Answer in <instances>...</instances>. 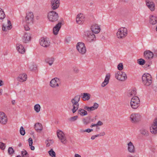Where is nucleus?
Instances as JSON below:
<instances>
[{
  "instance_id": "42",
  "label": "nucleus",
  "mask_w": 157,
  "mask_h": 157,
  "mask_svg": "<svg viewBox=\"0 0 157 157\" xmlns=\"http://www.w3.org/2000/svg\"><path fill=\"white\" fill-rule=\"evenodd\" d=\"M50 155L52 157H56V153L54 151H53L52 149H51L48 151Z\"/></svg>"
},
{
  "instance_id": "17",
  "label": "nucleus",
  "mask_w": 157,
  "mask_h": 157,
  "mask_svg": "<svg viewBox=\"0 0 157 157\" xmlns=\"http://www.w3.org/2000/svg\"><path fill=\"white\" fill-rule=\"evenodd\" d=\"M91 30V31L93 33L97 34L100 31L101 29L100 27L98 24H94L92 25Z\"/></svg>"
},
{
  "instance_id": "48",
  "label": "nucleus",
  "mask_w": 157,
  "mask_h": 157,
  "mask_svg": "<svg viewBox=\"0 0 157 157\" xmlns=\"http://www.w3.org/2000/svg\"><path fill=\"white\" fill-rule=\"evenodd\" d=\"M78 117L77 116H74V117H71L70 118V120L71 121H73L76 120Z\"/></svg>"
},
{
  "instance_id": "46",
  "label": "nucleus",
  "mask_w": 157,
  "mask_h": 157,
  "mask_svg": "<svg viewBox=\"0 0 157 157\" xmlns=\"http://www.w3.org/2000/svg\"><path fill=\"white\" fill-rule=\"evenodd\" d=\"M84 109H86L88 111L94 110L92 106L89 107L87 106H85L84 107Z\"/></svg>"
},
{
  "instance_id": "44",
  "label": "nucleus",
  "mask_w": 157,
  "mask_h": 157,
  "mask_svg": "<svg viewBox=\"0 0 157 157\" xmlns=\"http://www.w3.org/2000/svg\"><path fill=\"white\" fill-rule=\"evenodd\" d=\"M93 131V129H90V128H88L86 129L85 130H83L82 129H81L80 130V132H86L88 133H89L92 131Z\"/></svg>"
},
{
  "instance_id": "19",
  "label": "nucleus",
  "mask_w": 157,
  "mask_h": 157,
  "mask_svg": "<svg viewBox=\"0 0 157 157\" xmlns=\"http://www.w3.org/2000/svg\"><path fill=\"white\" fill-rule=\"evenodd\" d=\"M153 56V52L149 50L146 51L144 52V56L146 59H151Z\"/></svg>"
},
{
  "instance_id": "18",
  "label": "nucleus",
  "mask_w": 157,
  "mask_h": 157,
  "mask_svg": "<svg viewBox=\"0 0 157 157\" xmlns=\"http://www.w3.org/2000/svg\"><path fill=\"white\" fill-rule=\"evenodd\" d=\"M146 4L148 7L151 11H154L155 10V4L152 1L149 0L146 1Z\"/></svg>"
},
{
  "instance_id": "25",
  "label": "nucleus",
  "mask_w": 157,
  "mask_h": 157,
  "mask_svg": "<svg viewBox=\"0 0 157 157\" xmlns=\"http://www.w3.org/2000/svg\"><path fill=\"white\" fill-rule=\"evenodd\" d=\"M81 96L82 97V100L84 101H88L90 98V94L87 93H81Z\"/></svg>"
},
{
  "instance_id": "47",
  "label": "nucleus",
  "mask_w": 157,
  "mask_h": 157,
  "mask_svg": "<svg viewBox=\"0 0 157 157\" xmlns=\"http://www.w3.org/2000/svg\"><path fill=\"white\" fill-rule=\"evenodd\" d=\"M123 68V66L122 63H120L117 66V68L120 71L122 70Z\"/></svg>"
},
{
  "instance_id": "24",
  "label": "nucleus",
  "mask_w": 157,
  "mask_h": 157,
  "mask_svg": "<svg viewBox=\"0 0 157 157\" xmlns=\"http://www.w3.org/2000/svg\"><path fill=\"white\" fill-rule=\"evenodd\" d=\"M27 78V75L25 74H23L20 75L17 78L18 81L21 82H23L25 81Z\"/></svg>"
},
{
  "instance_id": "4",
  "label": "nucleus",
  "mask_w": 157,
  "mask_h": 157,
  "mask_svg": "<svg viewBox=\"0 0 157 157\" xmlns=\"http://www.w3.org/2000/svg\"><path fill=\"white\" fill-rule=\"evenodd\" d=\"M84 36L87 40L89 42L95 41L96 38L95 35L91 31H86L84 32Z\"/></svg>"
},
{
  "instance_id": "39",
  "label": "nucleus",
  "mask_w": 157,
  "mask_h": 157,
  "mask_svg": "<svg viewBox=\"0 0 157 157\" xmlns=\"http://www.w3.org/2000/svg\"><path fill=\"white\" fill-rule=\"evenodd\" d=\"M8 152L9 154L12 155L14 152V151L11 147H9L8 150Z\"/></svg>"
},
{
  "instance_id": "52",
  "label": "nucleus",
  "mask_w": 157,
  "mask_h": 157,
  "mask_svg": "<svg viewBox=\"0 0 157 157\" xmlns=\"http://www.w3.org/2000/svg\"><path fill=\"white\" fill-rule=\"evenodd\" d=\"M151 63V62L150 61H149L148 62H147V63H146L145 64V65L144 66V67L145 68H147V67H148L150 66Z\"/></svg>"
},
{
  "instance_id": "9",
  "label": "nucleus",
  "mask_w": 157,
  "mask_h": 157,
  "mask_svg": "<svg viewBox=\"0 0 157 157\" xmlns=\"http://www.w3.org/2000/svg\"><path fill=\"white\" fill-rule=\"evenodd\" d=\"M76 48L79 53L82 54H84L86 52V48L85 44L83 43H78L76 45Z\"/></svg>"
},
{
  "instance_id": "41",
  "label": "nucleus",
  "mask_w": 157,
  "mask_h": 157,
  "mask_svg": "<svg viewBox=\"0 0 157 157\" xmlns=\"http://www.w3.org/2000/svg\"><path fill=\"white\" fill-rule=\"evenodd\" d=\"M141 133L142 134L146 136H147L148 135V131L144 128H143L141 130Z\"/></svg>"
},
{
  "instance_id": "26",
  "label": "nucleus",
  "mask_w": 157,
  "mask_h": 157,
  "mask_svg": "<svg viewBox=\"0 0 157 157\" xmlns=\"http://www.w3.org/2000/svg\"><path fill=\"white\" fill-rule=\"evenodd\" d=\"M136 94V90L135 88L129 90L127 93V96L129 97H131L133 96H135Z\"/></svg>"
},
{
  "instance_id": "32",
  "label": "nucleus",
  "mask_w": 157,
  "mask_h": 157,
  "mask_svg": "<svg viewBox=\"0 0 157 157\" xmlns=\"http://www.w3.org/2000/svg\"><path fill=\"white\" fill-rule=\"evenodd\" d=\"M78 113L81 116H84L87 114V112L84 109L80 108L78 110Z\"/></svg>"
},
{
  "instance_id": "60",
  "label": "nucleus",
  "mask_w": 157,
  "mask_h": 157,
  "mask_svg": "<svg viewBox=\"0 0 157 157\" xmlns=\"http://www.w3.org/2000/svg\"><path fill=\"white\" fill-rule=\"evenodd\" d=\"M3 82L2 80H0V86H2V85H3Z\"/></svg>"
},
{
  "instance_id": "1",
  "label": "nucleus",
  "mask_w": 157,
  "mask_h": 157,
  "mask_svg": "<svg viewBox=\"0 0 157 157\" xmlns=\"http://www.w3.org/2000/svg\"><path fill=\"white\" fill-rule=\"evenodd\" d=\"M80 95H77L74 98L71 100V102L73 107L72 111L73 113H74L78 110L79 107V104L78 102L80 100Z\"/></svg>"
},
{
  "instance_id": "21",
  "label": "nucleus",
  "mask_w": 157,
  "mask_h": 157,
  "mask_svg": "<svg viewBox=\"0 0 157 157\" xmlns=\"http://www.w3.org/2000/svg\"><path fill=\"white\" fill-rule=\"evenodd\" d=\"M61 24H62L61 22H59L53 28V33L54 35H56L58 34V32L61 27Z\"/></svg>"
},
{
  "instance_id": "59",
  "label": "nucleus",
  "mask_w": 157,
  "mask_h": 157,
  "mask_svg": "<svg viewBox=\"0 0 157 157\" xmlns=\"http://www.w3.org/2000/svg\"><path fill=\"white\" fill-rule=\"evenodd\" d=\"M75 157H81V156L80 155L75 154Z\"/></svg>"
},
{
  "instance_id": "16",
  "label": "nucleus",
  "mask_w": 157,
  "mask_h": 157,
  "mask_svg": "<svg viewBox=\"0 0 157 157\" xmlns=\"http://www.w3.org/2000/svg\"><path fill=\"white\" fill-rule=\"evenodd\" d=\"M150 131L153 134L157 133V118L154 120L153 124L150 128Z\"/></svg>"
},
{
  "instance_id": "57",
  "label": "nucleus",
  "mask_w": 157,
  "mask_h": 157,
  "mask_svg": "<svg viewBox=\"0 0 157 157\" xmlns=\"http://www.w3.org/2000/svg\"><path fill=\"white\" fill-rule=\"evenodd\" d=\"M97 126V124H92L90 126L91 128H92L93 127Z\"/></svg>"
},
{
  "instance_id": "22",
  "label": "nucleus",
  "mask_w": 157,
  "mask_h": 157,
  "mask_svg": "<svg viewBox=\"0 0 157 157\" xmlns=\"http://www.w3.org/2000/svg\"><path fill=\"white\" fill-rule=\"evenodd\" d=\"M128 149L129 152L131 153H134L135 151L134 146L131 142H130L128 144Z\"/></svg>"
},
{
  "instance_id": "34",
  "label": "nucleus",
  "mask_w": 157,
  "mask_h": 157,
  "mask_svg": "<svg viewBox=\"0 0 157 157\" xmlns=\"http://www.w3.org/2000/svg\"><path fill=\"white\" fill-rule=\"evenodd\" d=\"M45 61L47 63H48L49 65L51 66L54 61V58L52 57L47 58L46 59Z\"/></svg>"
},
{
  "instance_id": "58",
  "label": "nucleus",
  "mask_w": 157,
  "mask_h": 157,
  "mask_svg": "<svg viewBox=\"0 0 157 157\" xmlns=\"http://www.w3.org/2000/svg\"><path fill=\"white\" fill-rule=\"evenodd\" d=\"M99 134H100V136H103L105 134V132H102L100 133Z\"/></svg>"
},
{
  "instance_id": "29",
  "label": "nucleus",
  "mask_w": 157,
  "mask_h": 157,
  "mask_svg": "<svg viewBox=\"0 0 157 157\" xmlns=\"http://www.w3.org/2000/svg\"><path fill=\"white\" fill-rule=\"evenodd\" d=\"M110 75L109 74H107L105 77V79L104 81L101 84V86L102 87L105 86L109 82V80L110 79Z\"/></svg>"
},
{
  "instance_id": "31",
  "label": "nucleus",
  "mask_w": 157,
  "mask_h": 157,
  "mask_svg": "<svg viewBox=\"0 0 157 157\" xmlns=\"http://www.w3.org/2000/svg\"><path fill=\"white\" fill-rule=\"evenodd\" d=\"M34 128L37 131H40L42 130V125L39 123H36L35 124Z\"/></svg>"
},
{
  "instance_id": "15",
  "label": "nucleus",
  "mask_w": 157,
  "mask_h": 157,
  "mask_svg": "<svg viewBox=\"0 0 157 157\" xmlns=\"http://www.w3.org/2000/svg\"><path fill=\"white\" fill-rule=\"evenodd\" d=\"M51 5L53 10L58 8L60 5V0H51Z\"/></svg>"
},
{
  "instance_id": "27",
  "label": "nucleus",
  "mask_w": 157,
  "mask_h": 157,
  "mask_svg": "<svg viewBox=\"0 0 157 157\" xmlns=\"http://www.w3.org/2000/svg\"><path fill=\"white\" fill-rule=\"evenodd\" d=\"M31 36L29 34L25 33L23 38V40L24 43H26L31 40Z\"/></svg>"
},
{
  "instance_id": "10",
  "label": "nucleus",
  "mask_w": 157,
  "mask_h": 157,
  "mask_svg": "<svg viewBox=\"0 0 157 157\" xmlns=\"http://www.w3.org/2000/svg\"><path fill=\"white\" fill-rule=\"evenodd\" d=\"M116 78L121 81H124L127 78L126 74L124 72L118 71L115 74Z\"/></svg>"
},
{
  "instance_id": "8",
  "label": "nucleus",
  "mask_w": 157,
  "mask_h": 157,
  "mask_svg": "<svg viewBox=\"0 0 157 157\" xmlns=\"http://www.w3.org/2000/svg\"><path fill=\"white\" fill-rule=\"evenodd\" d=\"M57 135L58 138L63 144H67V140L65 134L62 131L60 130H58L57 132Z\"/></svg>"
},
{
  "instance_id": "63",
  "label": "nucleus",
  "mask_w": 157,
  "mask_h": 157,
  "mask_svg": "<svg viewBox=\"0 0 157 157\" xmlns=\"http://www.w3.org/2000/svg\"><path fill=\"white\" fill-rule=\"evenodd\" d=\"M2 89H0V95H1L2 94Z\"/></svg>"
},
{
  "instance_id": "55",
  "label": "nucleus",
  "mask_w": 157,
  "mask_h": 157,
  "mask_svg": "<svg viewBox=\"0 0 157 157\" xmlns=\"http://www.w3.org/2000/svg\"><path fill=\"white\" fill-rule=\"evenodd\" d=\"M31 149L32 150H34L35 149V147L34 146H33L32 145H29Z\"/></svg>"
},
{
  "instance_id": "5",
  "label": "nucleus",
  "mask_w": 157,
  "mask_h": 157,
  "mask_svg": "<svg viewBox=\"0 0 157 157\" xmlns=\"http://www.w3.org/2000/svg\"><path fill=\"white\" fill-rule=\"evenodd\" d=\"M48 17L50 21L54 22L58 20V14L54 11L49 12L48 13Z\"/></svg>"
},
{
  "instance_id": "28",
  "label": "nucleus",
  "mask_w": 157,
  "mask_h": 157,
  "mask_svg": "<svg viewBox=\"0 0 157 157\" xmlns=\"http://www.w3.org/2000/svg\"><path fill=\"white\" fill-rule=\"evenodd\" d=\"M150 24L154 25L157 23V17L156 16L151 15L150 16Z\"/></svg>"
},
{
  "instance_id": "36",
  "label": "nucleus",
  "mask_w": 157,
  "mask_h": 157,
  "mask_svg": "<svg viewBox=\"0 0 157 157\" xmlns=\"http://www.w3.org/2000/svg\"><path fill=\"white\" fill-rule=\"evenodd\" d=\"M40 106L39 104H36L34 106V109L36 113H38L40 111Z\"/></svg>"
},
{
  "instance_id": "62",
  "label": "nucleus",
  "mask_w": 157,
  "mask_h": 157,
  "mask_svg": "<svg viewBox=\"0 0 157 157\" xmlns=\"http://www.w3.org/2000/svg\"><path fill=\"white\" fill-rule=\"evenodd\" d=\"M12 104H13V105H14L15 103V101L14 100H13L12 101Z\"/></svg>"
},
{
  "instance_id": "6",
  "label": "nucleus",
  "mask_w": 157,
  "mask_h": 157,
  "mask_svg": "<svg viewBox=\"0 0 157 157\" xmlns=\"http://www.w3.org/2000/svg\"><path fill=\"white\" fill-rule=\"evenodd\" d=\"M140 101L139 98L137 96H133L130 102L131 107L132 109H136L139 106Z\"/></svg>"
},
{
  "instance_id": "23",
  "label": "nucleus",
  "mask_w": 157,
  "mask_h": 157,
  "mask_svg": "<svg viewBox=\"0 0 157 157\" xmlns=\"http://www.w3.org/2000/svg\"><path fill=\"white\" fill-rule=\"evenodd\" d=\"M84 17L83 16V14L80 13L77 15L76 18V21L78 24H82L84 21Z\"/></svg>"
},
{
  "instance_id": "43",
  "label": "nucleus",
  "mask_w": 157,
  "mask_h": 157,
  "mask_svg": "<svg viewBox=\"0 0 157 157\" xmlns=\"http://www.w3.org/2000/svg\"><path fill=\"white\" fill-rule=\"evenodd\" d=\"M20 133L21 134L22 136H24L25 135V131L24 128L22 126H21L20 128Z\"/></svg>"
},
{
  "instance_id": "54",
  "label": "nucleus",
  "mask_w": 157,
  "mask_h": 157,
  "mask_svg": "<svg viewBox=\"0 0 157 157\" xmlns=\"http://www.w3.org/2000/svg\"><path fill=\"white\" fill-rule=\"evenodd\" d=\"M103 124V123L101 121H99L97 124V126H101Z\"/></svg>"
},
{
  "instance_id": "2",
  "label": "nucleus",
  "mask_w": 157,
  "mask_h": 157,
  "mask_svg": "<svg viewBox=\"0 0 157 157\" xmlns=\"http://www.w3.org/2000/svg\"><path fill=\"white\" fill-rule=\"evenodd\" d=\"M142 79L143 84L146 86H149L152 83L151 77L149 74H144L142 76Z\"/></svg>"
},
{
  "instance_id": "64",
  "label": "nucleus",
  "mask_w": 157,
  "mask_h": 157,
  "mask_svg": "<svg viewBox=\"0 0 157 157\" xmlns=\"http://www.w3.org/2000/svg\"><path fill=\"white\" fill-rule=\"evenodd\" d=\"M18 146L19 147H20L21 146V143H20L19 144Z\"/></svg>"
},
{
  "instance_id": "30",
  "label": "nucleus",
  "mask_w": 157,
  "mask_h": 157,
  "mask_svg": "<svg viewBox=\"0 0 157 157\" xmlns=\"http://www.w3.org/2000/svg\"><path fill=\"white\" fill-rule=\"evenodd\" d=\"M8 25L7 26L5 27L4 26V25H3L2 27V29L3 31H6L7 30H10L12 28V26L11 22L10 21H8Z\"/></svg>"
},
{
  "instance_id": "40",
  "label": "nucleus",
  "mask_w": 157,
  "mask_h": 157,
  "mask_svg": "<svg viewBox=\"0 0 157 157\" xmlns=\"http://www.w3.org/2000/svg\"><path fill=\"white\" fill-rule=\"evenodd\" d=\"M54 143L53 140H46L45 143L46 144V146L47 147H49L51 144H52Z\"/></svg>"
},
{
  "instance_id": "3",
  "label": "nucleus",
  "mask_w": 157,
  "mask_h": 157,
  "mask_svg": "<svg viewBox=\"0 0 157 157\" xmlns=\"http://www.w3.org/2000/svg\"><path fill=\"white\" fill-rule=\"evenodd\" d=\"M127 34V29L124 27H121L118 29L117 33V36L118 38L121 39L125 38Z\"/></svg>"
},
{
  "instance_id": "61",
  "label": "nucleus",
  "mask_w": 157,
  "mask_h": 157,
  "mask_svg": "<svg viewBox=\"0 0 157 157\" xmlns=\"http://www.w3.org/2000/svg\"><path fill=\"white\" fill-rule=\"evenodd\" d=\"M96 136H95V135L94 136H92L91 137V139H92V140H94L95 139V138H96Z\"/></svg>"
},
{
  "instance_id": "12",
  "label": "nucleus",
  "mask_w": 157,
  "mask_h": 157,
  "mask_svg": "<svg viewBox=\"0 0 157 157\" xmlns=\"http://www.w3.org/2000/svg\"><path fill=\"white\" fill-rule=\"evenodd\" d=\"M40 44L44 47H48L50 45V42L47 38H41L40 39Z\"/></svg>"
},
{
  "instance_id": "53",
  "label": "nucleus",
  "mask_w": 157,
  "mask_h": 157,
  "mask_svg": "<svg viewBox=\"0 0 157 157\" xmlns=\"http://www.w3.org/2000/svg\"><path fill=\"white\" fill-rule=\"evenodd\" d=\"M24 29L25 30L28 31L30 29L29 26L27 25H25L24 26Z\"/></svg>"
},
{
  "instance_id": "20",
  "label": "nucleus",
  "mask_w": 157,
  "mask_h": 157,
  "mask_svg": "<svg viewBox=\"0 0 157 157\" xmlns=\"http://www.w3.org/2000/svg\"><path fill=\"white\" fill-rule=\"evenodd\" d=\"M16 49L19 53L23 54L25 52L24 47L21 44L18 43L16 44Z\"/></svg>"
},
{
  "instance_id": "7",
  "label": "nucleus",
  "mask_w": 157,
  "mask_h": 157,
  "mask_svg": "<svg viewBox=\"0 0 157 157\" xmlns=\"http://www.w3.org/2000/svg\"><path fill=\"white\" fill-rule=\"evenodd\" d=\"M34 15L32 12H30L26 13L24 21L28 25H32L33 22Z\"/></svg>"
},
{
  "instance_id": "49",
  "label": "nucleus",
  "mask_w": 157,
  "mask_h": 157,
  "mask_svg": "<svg viewBox=\"0 0 157 157\" xmlns=\"http://www.w3.org/2000/svg\"><path fill=\"white\" fill-rule=\"evenodd\" d=\"M99 106V105L96 103H94L93 105L92 106L94 110L97 109Z\"/></svg>"
},
{
  "instance_id": "14",
  "label": "nucleus",
  "mask_w": 157,
  "mask_h": 157,
  "mask_svg": "<svg viewBox=\"0 0 157 157\" xmlns=\"http://www.w3.org/2000/svg\"><path fill=\"white\" fill-rule=\"evenodd\" d=\"M7 121V118L5 113L2 112H0V123L5 124Z\"/></svg>"
},
{
  "instance_id": "35",
  "label": "nucleus",
  "mask_w": 157,
  "mask_h": 157,
  "mask_svg": "<svg viewBox=\"0 0 157 157\" xmlns=\"http://www.w3.org/2000/svg\"><path fill=\"white\" fill-rule=\"evenodd\" d=\"M6 15L3 10L0 8V19H3L5 17Z\"/></svg>"
},
{
  "instance_id": "38",
  "label": "nucleus",
  "mask_w": 157,
  "mask_h": 157,
  "mask_svg": "<svg viewBox=\"0 0 157 157\" xmlns=\"http://www.w3.org/2000/svg\"><path fill=\"white\" fill-rule=\"evenodd\" d=\"M137 63L140 65H144L146 62L145 60L143 59L140 58L139 59H138Z\"/></svg>"
},
{
  "instance_id": "37",
  "label": "nucleus",
  "mask_w": 157,
  "mask_h": 157,
  "mask_svg": "<svg viewBox=\"0 0 157 157\" xmlns=\"http://www.w3.org/2000/svg\"><path fill=\"white\" fill-rule=\"evenodd\" d=\"M21 154L22 157H29V154L27 151L23 149V151H21Z\"/></svg>"
},
{
  "instance_id": "11",
  "label": "nucleus",
  "mask_w": 157,
  "mask_h": 157,
  "mask_svg": "<svg viewBox=\"0 0 157 157\" xmlns=\"http://www.w3.org/2000/svg\"><path fill=\"white\" fill-rule=\"evenodd\" d=\"M60 83V80L57 78H55L51 80L50 82V86L53 88L58 87Z\"/></svg>"
},
{
  "instance_id": "33",
  "label": "nucleus",
  "mask_w": 157,
  "mask_h": 157,
  "mask_svg": "<svg viewBox=\"0 0 157 157\" xmlns=\"http://www.w3.org/2000/svg\"><path fill=\"white\" fill-rule=\"evenodd\" d=\"M91 118V117L89 116L87 117L83 118L82 120L83 124L85 125H86L90 123Z\"/></svg>"
},
{
  "instance_id": "45",
  "label": "nucleus",
  "mask_w": 157,
  "mask_h": 157,
  "mask_svg": "<svg viewBox=\"0 0 157 157\" xmlns=\"http://www.w3.org/2000/svg\"><path fill=\"white\" fill-rule=\"evenodd\" d=\"M5 144L2 142H0V148L2 150H3L5 149Z\"/></svg>"
},
{
  "instance_id": "13",
  "label": "nucleus",
  "mask_w": 157,
  "mask_h": 157,
  "mask_svg": "<svg viewBox=\"0 0 157 157\" xmlns=\"http://www.w3.org/2000/svg\"><path fill=\"white\" fill-rule=\"evenodd\" d=\"M140 115L138 113H132L130 117L132 122L133 123L138 122L140 120Z\"/></svg>"
},
{
  "instance_id": "56",
  "label": "nucleus",
  "mask_w": 157,
  "mask_h": 157,
  "mask_svg": "<svg viewBox=\"0 0 157 157\" xmlns=\"http://www.w3.org/2000/svg\"><path fill=\"white\" fill-rule=\"evenodd\" d=\"M73 70L76 73H78L79 71L78 69L76 67L74 68Z\"/></svg>"
},
{
  "instance_id": "51",
  "label": "nucleus",
  "mask_w": 157,
  "mask_h": 157,
  "mask_svg": "<svg viewBox=\"0 0 157 157\" xmlns=\"http://www.w3.org/2000/svg\"><path fill=\"white\" fill-rule=\"evenodd\" d=\"M29 145H32L33 144V140L31 138H29L28 140Z\"/></svg>"
},
{
  "instance_id": "50",
  "label": "nucleus",
  "mask_w": 157,
  "mask_h": 157,
  "mask_svg": "<svg viewBox=\"0 0 157 157\" xmlns=\"http://www.w3.org/2000/svg\"><path fill=\"white\" fill-rule=\"evenodd\" d=\"M29 68L31 71L35 70L36 69V65L32 64L30 67Z\"/></svg>"
}]
</instances>
